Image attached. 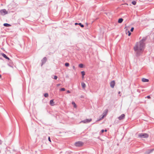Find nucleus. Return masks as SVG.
I'll return each mask as SVG.
<instances>
[{"label": "nucleus", "mask_w": 154, "mask_h": 154, "mask_svg": "<svg viewBox=\"0 0 154 154\" xmlns=\"http://www.w3.org/2000/svg\"><path fill=\"white\" fill-rule=\"evenodd\" d=\"M65 65L66 66H69V63H65Z\"/></svg>", "instance_id": "412c9836"}, {"label": "nucleus", "mask_w": 154, "mask_h": 154, "mask_svg": "<svg viewBox=\"0 0 154 154\" xmlns=\"http://www.w3.org/2000/svg\"><path fill=\"white\" fill-rule=\"evenodd\" d=\"M65 89L64 88H62L60 89V91H65Z\"/></svg>", "instance_id": "6ab92c4d"}, {"label": "nucleus", "mask_w": 154, "mask_h": 154, "mask_svg": "<svg viewBox=\"0 0 154 154\" xmlns=\"http://www.w3.org/2000/svg\"><path fill=\"white\" fill-rule=\"evenodd\" d=\"M132 4L134 5H135L136 4V2L135 1H133L132 2Z\"/></svg>", "instance_id": "dca6fc26"}, {"label": "nucleus", "mask_w": 154, "mask_h": 154, "mask_svg": "<svg viewBox=\"0 0 154 154\" xmlns=\"http://www.w3.org/2000/svg\"><path fill=\"white\" fill-rule=\"evenodd\" d=\"M79 23H75V25H77V24H78Z\"/></svg>", "instance_id": "2f4dec72"}, {"label": "nucleus", "mask_w": 154, "mask_h": 154, "mask_svg": "<svg viewBox=\"0 0 154 154\" xmlns=\"http://www.w3.org/2000/svg\"><path fill=\"white\" fill-rule=\"evenodd\" d=\"M125 117V115L124 114H122L120 116L118 117V119L119 120H121L123 119Z\"/></svg>", "instance_id": "0eeeda50"}, {"label": "nucleus", "mask_w": 154, "mask_h": 154, "mask_svg": "<svg viewBox=\"0 0 154 154\" xmlns=\"http://www.w3.org/2000/svg\"><path fill=\"white\" fill-rule=\"evenodd\" d=\"M92 120L91 119H86L83 121H82L81 122L84 123H87L91 122Z\"/></svg>", "instance_id": "39448f33"}, {"label": "nucleus", "mask_w": 154, "mask_h": 154, "mask_svg": "<svg viewBox=\"0 0 154 154\" xmlns=\"http://www.w3.org/2000/svg\"><path fill=\"white\" fill-rule=\"evenodd\" d=\"M48 96V93H45L44 94V96L45 97H47Z\"/></svg>", "instance_id": "aec40b11"}, {"label": "nucleus", "mask_w": 154, "mask_h": 154, "mask_svg": "<svg viewBox=\"0 0 154 154\" xmlns=\"http://www.w3.org/2000/svg\"><path fill=\"white\" fill-rule=\"evenodd\" d=\"M120 91H119V94H120Z\"/></svg>", "instance_id": "f704fd0d"}, {"label": "nucleus", "mask_w": 154, "mask_h": 154, "mask_svg": "<svg viewBox=\"0 0 154 154\" xmlns=\"http://www.w3.org/2000/svg\"><path fill=\"white\" fill-rule=\"evenodd\" d=\"M104 131V130H102L101 131V133H103Z\"/></svg>", "instance_id": "c85d7f7f"}, {"label": "nucleus", "mask_w": 154, "mask_h": 154, "mask_svg": "<svg viewBox=\"0 0 154 154\" xmlns=\"http://www.w3.org/2000/svg\"><path fill=\"white\" fill-rule=\"evenodd\" d=\"M145 47V43L143 40H141L137 43L134 48L137 56H139L143 51Z\"/></svg>", "instance_id": "f257e3e1"}, {"label": "nucleus", "mask_w": 154, "mask_h": 154, "mask_svg": "<svg viewBox=\"0 0 154 154\" xmlns=\"http://www.w3.org/2000/svg\"><path fill=\"white\" fill-rule=\"evenodd\" d=\"M48 140L50 141V142H51V139H50V137H49L48 138Z\"/></svg>", "instance_id": "393cba45"}, {"label": "nucleus", "mask_w": 154, "mask_h": 154, "mask_svg": "<svg viewBox=\"0 0 154 154\" xmlns=\"http://www.w3.org/2000/svg\"><path fill=\"white\" fill-rule=\"evenodd\" d=\"M54 100H51L50 101V105L52 106H53L54 105Z\"/></svg>", "instance_id": "9d476101"}, {"label": "nucleus", "mask_w": 154, "mask_h": 154, "mask_svg": "<svg viewBox=\"0 0 154 154\" xmlns=\"http://www.w3.org/2000/svg\"><path fill=\"white\" fill-rule=\"evenodd\" d=\"M83 143L81 141L76 142L75 143V145L76 146H81L83 145Z\"/></svg>", "instance_id": "7ed1b4c3"}, {"label": "nucleus", "mask_w": 154, "mask_h": 154, "mask_svg": "<svg viewBox=\"0 0 154 154\" xmlns=\"http://www.w3.org/2000/svg\"><path fill=\"white\" fill-rule=\"evenodd\" d=\"M1 55H2V56L4 57L5 58V59H6L8 60H10L9 58V57H7L5 54H4V53H1Z\"/></svg>", "instance_id": "6e6552de"}, {"label": "nucleus", "mask_w": 154, "mask_h": 154, "mask_svg": "<svg viewBox=\"0 0 154 154\" xmlns=\"http://www.w3.org/2000/svg\"><path fill=\"white\" fill-rule=\"evenodd\" d=\"M72 104L74 106V107L75 108L76 107V105L74 102H72Z\"/></svg>", "instance_id": "2eb2a0df"}, {"label": "nucleus", "mask_w": 154, "mask_h": 154, "mask_svg": "<svg viewBox=\"0 0 154 154\" xmlns=\"http://www.w3.org/2000/svg\"><path fill=\"white\" fill-rule=\"evenodd\" d=\"M123 21V19L122 18H120L119 19L118 22L119 23H120L122 22Z\"/></svg>", "instance_id": "ddd939ff"}, {"label": "nucleus", "mask_w": 154, "mask_h": 154, "mask_svg": "<svg viewBox=\"0 0 154 154\" xmlns=\"http://www.w3.org/2000/svg\"><path fill=\"white\" fill-rule=\"evenodd\" d=\"M147 98L148 99H150V96H147Z\"/></svg>", "instance_id": "bb28decb"}, {"label": "nucleus", "mask_w": 154, "mask_h": 154, "mask_svg": "<svg viewBox=\"0 0 154 154\" xmlns=\"http://www.w3.org/2000/svg\"><path fill=\"white\" fill-rule=\"evenodd\" d=\"M78 24L79 25L82 27H83L84 26L83 24H82L81 23H79Z\"/></svg>", "instance_id": "f3484780"}, {"label": "nucleus", "mask_w": 154, "mask_h": 154, "mask_svg": "<svg viewBox=\"0 0 154 154\" xmlns=\"http://www.w3.org/2000/svg\"><path fill=\"white\" fill-rule=\"evenodd\" d=\"M106 116V115H103L102 117L101 118V119H103V118L104 117V116Z\"/></svg>", "instance_id": "a878e982"}, {"label": "nucleus", "mask_w": 154, "mask_h": 154, "mask_svg": "<svg viewBox=\"0 0 154 154\" xmlns=\"http://www.w3.org/2000/svg\"><path fill=\"white\" fill-rule=\"evenodd\" d=\"M115 82L114 81H112L110 83V86L112 88H113L115 85Z\"/></svg>", "instance_id": "423d86ee"}, {"label": "nucleus", "mask_w": 154, "mask_h": 154, "mask_svg": "<svg viewBox=\"0 0 154 154\" xmlns=\"http://www.w3.org/2000/svg\"><path fill=\"white\" fill-rule=\"evenodd\" d=\"M57 76L55 75L54 76V79L56 80L57 79Z\"/></svg>", "instance_id": "4be33fe9"}, {"label": "nucleus", "mask_w": 154, "mask_h": 154, "mask_svg": "<svg viewBox=\"0 0 154 154\" xmlns=\"http://www.w3.org/2000/svg\"><path fill=\"white\" fill-rule=\"evenodd\" d=\"M142 81L143 82H149L148 79L144 78L142 79Z\"/></svg>", "instance_id": "1a4fd4ad"}, {"label": "nucleus", "mask_w": 154, "mask_h": 154, "mask_svg": "<svg viewBox=\"0 0 154 154\" xmlns=\"http://www.w3.org/2000/svg\"><path fill=\"white\" fill-rule=\"evenodd\" d=\"M67 93H70V91H69V90H68V91H67Z\"/></svg>", "instance_id": "7c9ffc66"}, {"label": "nucleus", "mask_w": 154, "mask_h": 154, "mask_svg": "<svg viewBox=\"0 0 154 154\" xmlns=\"http://www.w3.org/2000/svg\"><path fill=\"white\" fill-rule=\"evenodd\" d=\"M104 131L105 132H106L107 131V130L106 129Z\"/></svg>", "instance_id": "473e14b6"}, {"label": "nucleus", "mask_w": 154, "mask_h": 154, "mask_svg": "<svg viewBox=\"0 0 154 154\" xmlns=\"http://www.w3.org/2000/svg\"><path fill=\"white\" fill-rule=\"evenodd\" d=\"M3 25L4 26H6V27H9V26H11V25L10 24L7 23H4Z\"/></svg>", "instance_id": "f8f14e48"}, {"label": "nucleus", "mask_w": 154, "mask_h": 154, "mask_svg": "<svg viewBox=\"0 0 154 154\" xmlns=\"http://www.w3.org/2000/svg\"><path fill=\"white\" fill-rule=\"evenodd\" d=\"M72 68H73V69H75V66H72Z\"/></svg>", "instance_id": "c756f323"}, {"label": "nucleus", "mask_w": 154, "mask_h": 154, "mask_svg": "<svg viewBox=\"0 0 154 154\" xmlns=\"http://www.w3.org/2000/svg\"><path fill=\"white\" fill-rule=\"evenodd\" d=\"M2 76L1 75H0V78H1Z\"/></svg>", "instance_id": "72a5a7b5"}, {"label": "nucleus", "mask_w": 154, "mask_h": 154, "mask_svg": "<svg viewBox=\"0 0 154 154\" xmlns=\"http://www.w3.org/2000/svg\"><path fill=\"white\" fill-rule=\"evenodd\" d=\"M0 12L2 15H4L8 14V12L5 9H2L1 10Z\"/></svg>", "instance_id": "20e7f679"}, {"label": "nucleus", "mask_w": 154, "mask_h": 154, "mask_svg": "<svg viewBox=\"0 0 154 154\" xmlns=\"http://www.w3.org/2000/svg\"><path fill=\"white\" fill-rule=\"evenodd\" d=\"M60 85V84H58L57 85V86L58 87Z\"/></svg>", "instance_id": "cd10ccee"}, {"label": "nucleus", "mask_w": 154, "mask_h": 154, "mask_svg": "<svg viewBox=\"0 0 154 154\" xmlns=\"http://www.w3.org/2000/svg\"><path fill=\"white\" fill-rule=\"evenodd\" d=\"M138 136L140 138H146L148 137V135L147 134L141 133L138 134Z\"/></svg>", "instance_id": "f03ea898"}, {"label": "nucleus", "mask_w": 154, "mask_h": 154, "mask_svg": "<svg viewBox=\"0 0 154 154\" xmlns=\"http://www.w3.org/2000/svg\"><path fill=\"white\" fill-rule=\"evenodd\" d=\"M79 66L80 68H82L83 67V64H80L79 65Z\"/></svg>", "instance_id": "a211bd4d"}, {"label": "nucleus", "mask_w": 154, "mask_h": 154, "mask_svg": "<svg viewBox=\"0 0 154 154\" xmlns=\"http://www.w3.org/2000/svg\"><path fill=\"white\" fill-rule=\"evenodd\" d=\"M134 29V28L133 27L131 28V31L132 32H133V31Z\"/></svg>", "instance_id": "5701e85b"}, {"label": "nucleus", "mask_w": 154, "mask_h": 154, "mask_svg": "<svg viewBox=\"0 0 154 154\" xmlns=\"http://www.w3.org/2000/svg\"><path fill=\"white\" fill-rule=\"evenodd\" d=\"M81 73H82V78H83L84 77V75L85 74V72L84 71H82L81 72Z\"/></svg>", "instance_id": "4468645a"}, {"label": "nucleus", "mask_w": 154, "mask_h": 154, "mask_svg": "<svg viewBox=\"0 0 154 154\" xmlns=\"http://www.w3.org/2000/svg\"><path fill=\"white\" fill-rule=\"evenodd\" d=\"M128 36H130L131 35V33L129 31H128Z\"/></svg>", "instance_id": "b1692460"}, {"label": "nucleus", "mask_w": 154, "mask_h": 154, "mask_svg": "<svg viewBox=\"0 0 154 154\" xmlns=\"http://www.w3.org/2000/svg\"><path fill=\"white\" fill-rule=\"evenodd\" d=\"M81 85L82 87L83 88H85V87H86V85L83 82H82L81 83Z\"/></svg>", "instance_id": "9b49d317"}]
</instances>
